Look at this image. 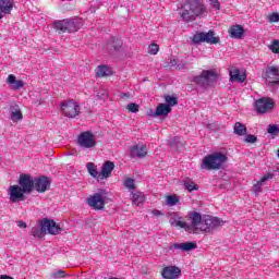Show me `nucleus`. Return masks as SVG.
Instances as JSON below:
<instances>
[{
  "label": "nucleus",
  "mask_w": 279,
  "mask_h": 279,
  "mask_svg": "<svg viewBox=\"0 0 279 279\" xmlns=\"http://www.w3.org/2000/svg\"><path fill=\"white\" fill-rule=\"evenodd\" d=\"M223 221L217 217L204 215L197 211L190 213V230H199L201 232H213L215 228L222 226Z\"/></svg>",
  "instance_id": "obj_1"
},
{
  "label": "nucleus",
  "mask_w": 279,
  "mask_h": 279,
  "mask_svg": "<svg viewBox=\"0 0 279 279\" xmlns=\"http://www.w3.org/2000/svg\"><path fill=\"white\" fill-rule=\"evenodd\" d=\"M181 8V19L184 23H193L197 16H202L206 12V5L199 0H186Z\"/></svg>",
  "instance_id": "obj_2"
},
{
  "label": "nucleus",
  "mask_w": 279,
  "mask_h": 279,
  "mask_svg": "<svg viewBox=\"0 0 279 279\" xmlns=\"http://www.w3.org/2000/svg\"><path fill=\"white\" fill-rule=\"evenodd\" d=\"M61 230L60 225L56 223V221L45 218L39 225L33 227L31 232L35 239H43L47 232L48 234H60Z\"/></svg>",
  "instance_id": "obj_3"
},
{
  "label": "nucleus",
  "mask_w": 279,
  "mask_h": 279,
  "mask_svg": "<svg viewBox=\"0 0 279 279\" xmlns=\"http://www.w3.org/2000/svg\"><path fill=\"white\" fill-rule=\"evenodd\" d=\"M227 160L228 157L223 153H213L203 159L201 169H206L207 171L220 169Z\"/></svg>",
  "instance_id": "obj_4"
},
{
  "label": "nucleus",
  "mask_w": 279,
  "mask_h": 279,
  "mask_svg": "<svg viewBox=\"0 0 279 279\" xmlns=\"http://www.w3.org/2000/svg\"><path fill=\"white\" fill-rule=\"evenodd\" d=\"M106 199H108V191L98 190V192L87 198V204L90 208H94V210H104Z\"/></svg>",
  "instance_id": "obj_5"
},
{
  "label": "nucleus",
  "mask_w": 279,
  "mask_h": 279,
  "mask_svg": "<svg viewBox=\"0 0 279 279\" xmlns=\"http://www.w3.org/2000/svg\"><path fill=\"white\" fill-rule=\"evenodd\" d=\"M193 82L202 88H207V86H213L217 82V73L213 70H204L201 75L193 78Z\"/></svg>",
  "instance_id": "obj_6"
},
{
  "label": "nucleus",
  "mask_w": 279,
  "mask_h": 279,
  "mask_svg": "<svg viewBox=\"0 0 279 279\" xmlns=\"http://www.w3.org/2000/svg\"><path fill=\"white\" fill-rule=\"evenodd\" d=\"M82 27V22L77 19L73 20H62L59 22H54V29L58 32H77Z\"/></svg>",
  "instance_id": "obj_7"
},
{
  "label": "nucleus",
  "mask_w": 279,
  "mask_h": 279,
  "mask_svg": "<svg viewBox=\"0 0 279 279\" xmlns=\"http://www.w3.org/2000/svg\"><path fill=\"white\" fill-rule=\"evenodd\" d=\"M77 145L81 149H93L97 146V137L90 131L81 133L77 137Z\"/></svg>",
  "instance_id": "obj_8"
},
{
  "label": "nucleus",
  "mask_w": 279,
  "mask_h": 279,
  "mask_svg": "<svg viewBox=\"0 0 279 279\" xmlns=\"http://www.w3.org/2000/svg\"><path fill=\"white\" fill-rule=\"evenodd\" d=\"M276 106V101L272 100L270 97H262L255 100L254 109L256 110L257 114H267V112H271L274 107Z\"/></svg>",
  "instance_id": "obj_9"
},
{
  "label": "nucleus",
  "mask_w": 279,
  "mask_h": 279,
  "mask_svg": "<svg viewBox=\"0 0 279 279\" xmlns=\"http://www.w3.org/2000/svg\"><path fill=\"white\" fill-rule=\"evenodd\" d=\"M61 112L69 119H75L80 114V104L75 100H64L61 104Z\"/></svg>",
  "instance_id": "obj_10"
},
{
  "label": "nucleus",
  "mask_w": 279,
  "mask_h": 279,
  "mask_svg": "<svg viewBox=\"0 0 279 279\" xmlns=\"http://www.w3.org/2000/svg\"><path fill=\"white\" fill-rule=\"evenodd\" d=\"M8 195L10 202H25V192L19 185H11L9 186Z\"/></svg>",
  "instance_id": "obj_11"
},
{
  "label": "nucleus",
  "mask_w": 279,
  "mask_h": 279,
  "mask_svg": "<svg viewBox=\"0 0 279 279\" xmlns=\"http://www.w3.org/2000/svg\"><path fill=\"white\" fill-rule=\"evenodd\" d=\"M182 276V269L178 266H166L161 269V278L162 279H178Z\"/></svg>",
  "instance_id": "obj_12"
},
{
  "label": "nucleus",
  "mask_w": 279,
  "mask_h": 279,
  "mask_svg": "<svg viewBox=\"0 0 279 279\" xmlns=\"http://www.w3.org/2000/svg\"><path fill=\"white\" fill-rule=\"evenodd\" d=\"M264 77L268 84H277L279 86V66H268L264 73Z\"/></svg>",
  "instance_id": "obj_13"
},
{
  "label": "nucleus",
  "mask_w": 279,
  "mask_h": 279,
  "mask_svg": "<svg viewBox=\"0 0 279 279\" xmlns=\"http://www.w3.org/2000/svg\"><path fill=\"white\" fill-rule=\"evenodd\" d=\"M19 184L24 193H31L35 186V179H33L29 174H21Z\"/></svg>",
  "instance_id": "obj_14"
},
{
  "label": "nucleus",
  "mask_w": 279,
  "mask_h": 279,
  "mask_svg": "<svg viewBox=\"0 0 279 279\" xmlns=\"http://www.w3.org/2000/svg\"><path fill=\"white\" fill-rule=\"evenodd\" d=\"M170 226H173L174 228H182L186 232H191V223L182 220V217H180L178 214L173 213L170 215Z\"/></svg>",
  "instance_id": "obj_15"
},
{
  "label": "nucleus",
  "mask_w": 279,
  "mask_h": 279,
  "mask_svg": "<svg viewBox=\"0 0 279 279\" xmlns=\"http://www.w3.org/2000/svg\"><path fill=\"white\" fill-rule=\"evenodd\" d=\"M34 189L37 193H45L51 186V180L47 177L35 178Z\"/></svg>",
  "instance_id": "obj_16"
},
{
  "label": "nucleus",
  "mask_w": 279,
  "mask_h": 279,
  "mask_svg": "<svg viewBox=\"0 0 279 279\" xmlns=\"http://www.w3.org/2000/svg\"><path fill=\"white\" fill-rule=\"evenodd\" d=\"M145 156H147V145L136 144L131 147L132 158H145Z\"/></svg>",
  "instance_id": "obj_17"
},
{
  "label": "nucleus",
  "mask_w": 279,
  "mask_h": 279,
  "mask_svg": "<svg viewBox=\"0 0 279 279\" xmlns=\"http://www.w3.org/2000/svg\"><path fill=\"white\" fill-rule=\"evenodd\" d=\"M112 171H114V162L106 161L99 172V180H108L112 175Z\"/></svg>",
  "instance_id": "obj_18"
},
{
  "label": "nucleus",
  "mask_w": 279,
  "mask_h": 279,
  "mask_svg": "<svg viewBox=\"0 0 279 279\" xmlns=\"http://www.w3.org/2000/svg\"><path fill=\"white\" fill-rule=\"evenodd\" d=\"M230 80L231 82H239L240 84H243L245 80H247V75L239 70V68H233L229 71Z\"/></svg>",
  "instance_id": "obj_19"
},
{
  "label": "nucleus",
  "mask_w": 279,
  "mask_h": 279,
  "mask_svg": "<svg viewBox=\"0 0 279 279\" xmlns=\"http://www.w3.org/2000/svg\"><path fill=\"white\" fill-rule=\"evenodd\" d=\"M7 83L13 90H21L23 86H25V83L22 80H16V76L14 74H10L7 78Z\"/></svg>",
  "instance_id": "obj_20"
},
{
  "label": "nucleus",
  "mask_w": 279,
  "mask_h": 279,
  "mask_svg": "<svg viewBox=\"0 0 279 279\" xmlns=\"http://www.w3.org/2000/svg\"><path fill=\"white\" fill-rule=\"evenodd\" d=\"M121 47H123V41L116 37H111L106 45V49H109V51H120Z\"/></svg>",
  "instance_id": "obj_21"
},
{
  "label": "nucleus",
  "mask_w": 279,
  "mask_h": 279,
  "mask_svg": "<svg viewBox=\"0 0 279 279\" xmlns=\"http://www.w3.org/2000/svg\"><path fill=\"white\" fill-rule=\"evenodd\" d=\"M173 247L174 250H181V252H191V250L197 247V244L195 242L175 243Z\"/></svg>",
  "instance_id": "obj_22"
},
{
  "label": "nucleus",
  "mask_w": 279,
  "mask_h": 279,
  "mask_svg": "<svg viewBox=\"0 0 279 279\" xmlns=\"http://www.w3.org/2000/svg\"><path fill=\"white\" fill-rule=\"evenodd\" d=\"M245 31L243 29V26L241 25H234L229 29V34L231 38H236L238 40H241L243 38V34Z\"/></svg>",
  "instance_id": "obj_23"
},
{
  "label": "nucleus",
  "mask_w": 279,
  "mask_h": 279,
  "mask_svg": "<svg viewBox=\"0 0 279 279\" xmlns=\"http://www.w3.org/2000/svg\"><path fill=\"white\" fill-rule=\"evenodd\" d=\"M96 75L97 77H109V75H112V68L110 65H98L96 68Z\"/></svg>",
  "instance_id": "obj_24"
},
{
  "label": "nucleus",
  "mask_w": 279,
  "mask_h": 279,
  "mask_svg": "<svg viewBox=\"0 0 279 279\" xmlns=\"http://www.w3.org/2000/svg\"><path fill=\"white\" fill-rule=\"evenodd\" d=\"M131 201L135 206H141L145 202V194L142 192H131Z\"/></svg>",
  "instance_id": "obj_25"
},
{
  "label": "nucleus",
  "mask_w": 279,
  "mask_h": 279,
  "mask_svg": "<svg viewBox=\"0 0 279 279\" xmlns=\"http://www.w3.org/2000/svg\"><path fill=\"white\" fill-rule=\"evenodd\" d=\"M171 112V107L167 104H159L156 108L157 117H167Z\"/></svg>",
  "instance_id": "obj_26"
},
{
  "label": "nucleus",
  "mask_w": 279,
  "mask_h": 279,
  "mask_svg": "<svg viewBox=\"0 0 279 279\" xmlns=\"http://www.w3.org/2000/svg\"><path fill=\"white\" fill-rule=\"evenodd\" d=\"M14 5L11 0H0V10L3 14H10Z\"/></svg>",
  "instance_id": "obj_27"
},
{
  "label": "nucleus",
  "mask_w": 279,
  "mask_h": 279,
  "mask_svg": "<svg viewBox=\"0 0 279 279\" xmlns=\"http://www.w3.org/2000/svg\"><path fill=\"white\" fill-rule=\"evenodd\" d=\"M205 43L207 45H217L219 44V37H215V32L209 31L208 33H204Z\"/></svg>",
  "instance_id": "obj_28"
},
{
  "label": "nucleus",
  "mask_w": 279,
  "mask_h": 279,
  "mask_svg": "<svg viewBox=\"0 0 279 279\" xmlns=\"http://www.w3.org/2000/svg\"><path fill=\"white\" fill-rule=\"evenodd\" d=\"M233 132L238 136H245V134H247V126H245V124L241 122H235L233 126Z\"/></svg>",
  "instance_id": "obj_29"
},
{
  "label": "nucleus",
  "mask_w": 279,
  "mask_h": 279,
  "mask_svg": "<svg viewBox=\"0 0 279 279\" xmlns=\"http://www.w3.org/2000/svg\"><path fill=\"white\" fill-rule=\"evenodd\" d=\"M11 120L13 121H21L23 120V113L17 105L11 107Z\"/></svg>",
  "instance_id": "obj_30"
},
{
  "label": "nucleus",
  "mask_w": 279,
  "mask_h": 279,
  "mask_svg": "<svg viewBox=\"0 0 279 279\" xmlns=\"http://www.w3.org/2000/svg\"><path fill=\"white\" fill-rule=\"evenodd\" d=\"M87 171L92 178H95L96 180H99V172L97 171V166L93 162L87 163Z\"/></svg>",
  "instance_id": "obj_31"
},
{
  "label": "nucleus",
  "mask_w": 279,
  "mask_h": 279,
  "mask_svg": "<svg viewBox=\"0 0 279 279\" xmlns=\"http://www.w3.org/2000/svg\"><path fill=\"white\" fill-rule=\"evenodd\" d=\"M184 189H186L189 191V193H193V191H197V189H199V186H197V184H195V182H193V180L186 179L184 181Z\"/></svg>",
  "instance_id": "obj_32"
},
{
  "label": "nucleus",
  "mask_w": 279,
  "mask_h": 279,
  "mask_svg": "<svg viewBox=\"0 0 279 279\" xmlns=\"http://www.w3.org/2000/svg\"><path fill=\"white\" fill-rule=\"evenodd\" d=\"M179 203H180V198L175 194L168 195L166 197L167 206H178Z\"/></svg>",
  "instance_id": "obj_33"
},
{
  "label": "nucleus",
  "mask_w": 279,
  "mask_h": 279,
  "mask_svg": "<svg viewBox=\"0 0 279 279\" xmlns=\"http://www.w3.org/2000/svg\"><path fill=\"white\" fill-rule=\"evenodd\" d=\"M274 178V175L271 174H265L254 186L256 189V191L260 192V186H263V184H265V182H267V180H271Z\"/></svg>",
  "instance_id": "obj_34"
},
{
  "label": "nucleus",
  "mask_w": 279,
  "mask_h": 279,
  "mask_svg": "<svg viewBox=\"0 0 279 279\" xmlns=\"http://www.w3.org/2000/svg\"><path fill=\"white\" fill-rule=\"evenodd\" d=\"M267 133L270 134V136H278L279 135L278 124H269L267 126Z\"/></svg>",
  "instance_id": "obj_35"
},
{
  "label": "nucleus",
  "mask_w": 279,
  "mask_h": 279,
  "mask_svg": "<svg viewBox=\"0 0 279 279\" xmlns=\"http://www.w3.org/2000/svg\"><path fill=\"white\" fill-rule=\"evenodd\" d=\"M124 186L125 189H128L129 191H134V189H136V183L134 181V179L132 178H126L124 180Z\"/></svg>",
  "instance_id": "obj_36"
},
{
  "label": "nucleus",
  "mask_w": 279,
  "mask_h": 279,
  "mask_svg": "<svg viewBox=\"0 0 279 279\" xmlns=\"http://www.w3.org/2000/svg\"><path fill=\"white\" fill-rule=\"evenodd\" d=\"M192 43H194V45H199L201 43H205L204 33H196L192 38Z\"/></svg>",
  "instance_id": "obj_37"
},
{
  "label": "nucleus",
  "mask_w": 279,
  "mask_h": 279,
  "mask_svg": "<svg viewBox=\"0 0 279 279\" xmlns=\"http://www.w3.org/2000/svg\"><path fill=\"white\" fill-rule=\"evenodd\" d=\"M165 101H166V106H170V108L172 106H178V98H175L173 96L166 95Z\"/></svg>",
  "instance_id": "obj_38"
},
{
  "label": "nucleus",
  "mask_w": 279,
  "mask_h": 279,
  "mask_svg": "<svg viewBox=\"0 0 279 279\" xmlns=\"http://www.w3.org/2000/svg\"><path fill=\"white\" fill-rule=\"evenodd\" d=\"M158 51H160V46L157 44H150L148 46V53H150V56H156Z\"/></svg>",
  "instance_id": "obj_39"
},
{
  "label": "nucleus",
  "mask_w": 279,
  "mask_h": 279,
  "mask_svg": "<svg viewBox=\"0 0 279 279\" xmlns=\"http://www.w3.org/2000/svg\"><path fill=\"white\" fill-rule=\"evenodd\" d=\"M268 49L272 51V53H279V40L275 39L269 46Z\"/></svg>",
  "instance_id": "obj_40"
},
{
  "label": "nucleus",
  "mask_w": 279,
  "mask_h": 279,
  "mask_svg": "<svg viewBox=\"0 0 279 279\" xmlns=\"http://www.w3.org/2000/svg\"><path fill=\"white\" fill-rule=\"evenodd\" d=\"M65 277H66V272L64 270H54L51 272V278L53 279H60Z\"/></svg>",
  "instance_id": "obj_41"
},
{
  "label": "nucleus",
  "mask_w": 279,
  "mask_h": 279,
  "mask_svg": "<svg viewBox=\"0 0 279 279\" xmlns=\"http://www.w3.org/2000/svg\"><path fill=\"white\" fill-rule=\"evenodd\" d=\"M268 23H279V14L271 13L270 15H268Z\"/></svg>",
  "instance_id": "obj_42"
},
{
  "label": "nucleus",
  "mask_w": 279,
  "mask_h": 279,
  "mask_svg": "<svg viewBox=\"0 0 279 279\" xmlns=\"http://www.w3.org/2000/svg\"><path fill=\"white\" fill-rule=\"evenodd\" d=\"M126 110H129V112H138V105L131 102L128 105Z\"/></svg>",
  "instance_id": "obj_43"
},
{
  "label": "nucleus",
  "mask_w": 279,
  "mask_h": 279,
  "mask_svg": "<svg viewBox=\"0 0 279 279\" xmlns=\"http://www.w3.org/2000/svg\"><path fill=\"white\" fill-rule=\"evenodd\" d=\"M256 141H258V137H256L255 135L245 136V143H256Z\"/></svg>",
  "instance_id": "obj_44"
},
{
  "label": "nucleus",
  "mask_w": 279,
  "mask_h": 279,
  "mask_svg": "<svg viewBox=\"0 0 279 279\" xmlns=\"http://www.w3.org/2000/svg\"><path fill=\"white\" fill-rule=\"evenodd\" d=\"M209 1H210V5H211L215 10H220L219 0H209Z\"/></svg>",
  "instance_id": "obj_45"
},
{
  "label": "nucleus",
  "mask_w": 279,
  "mask_h": 279,
  "mask_svg": "<svg viewBox=\"0 0 279 279\" xmlns=\"http://www.w3.org/2000/svg\"><path fill=\"white\" fill-rule=\"evenodd\" d=\"M121 99H130V97H132L131 93H122L120 94Z\"/></svg>",
  "instance_id": "obj_46"
},
{
  "label": "nucleus",
  "mask_w": 279,
  "mask_h": 279,
  "mask_svg": "<svg viewBox=\"0 0 279 279\" xmlns=\"http://www.w3.org/2000/svg\"><path fill=\"white\" fill-rule=\"evenodd\" d=\"M153 215H154L155 217H160V216H162V211H160V210H158V209H154V210H153Z\"/></svg>",
  "instance_id": "obj_47"
},
{
  "label": "nucleus",
  "mask_w": 279,
  "mask_h": 279,
  "mask_svg": "<svg viewBox=\"0 0 279 279\" xmlns=\"http://www.w3.org/2000/svg\"><path fill=\"white\" fill-rule=\"evenodd\" d=\"M169 64H170V66H177L178 65V59H171Z\"/></svg>",
  "instance_id": "obj_48"
},
{
  "label": "nucleus",
  "mask_w": 279,
  "mask_h": 279,
  "mask_svg": "<svg viewBox=\"0 0 279 279\" xmlns=\"http://www.w3.org/2000/svg\"><path fill=\"white\" fill-rule=\"evenodd\" d=\"M148 117H153V118H156V117H158V114H156V111H154V110H149L148 111Z\"/></svg>",
  "instance_id": "obj_49"
},
{
  "label": "nucleus",
  "mask_w": 279,
  "mask_h": 279,
  "mask_svg": "<svg viewBox=\"0 0 279 279\" xmlns=\"http://www.w3.org/2000/svg\"><path fill=\"white\" fill-rule=\"evenodd\" d=\"M17 226H19L20 228H27V223H25V222H23V221H19V222H17Z\"/></svg>",
  "instance_id": "obj_50"
},
{
  "label": "nucleus",
  "mask_w": 279,
  "mask_h": 279,
  "mask_svg": "<svg viewBox=\"0 0 279 279\" xmlns=\"http://www.w3.org/2000/svg\"><path fill=\"white\" fill-rule=\"evenodd\" d=\"M0 279H14V278H12V277H10V276H8V275H1V276H0Z\"/></svg>",
  "instance_id": "obj_51"
},
{
  "label": "nucleus",
  "mask_w": 279,
  "mask_h": 279,
  "mask_svg": "<svg viewBox=\"0 0 279 279\" xmlns=\"http://www.w3.org/2000/svg\"><path fill=\"white\" fill-rule=\"evenodd\" d=\"M0 19H3V15L0 13Z\"/></svg>",
  "instance_id": "obj_52"
}]
</instances>
